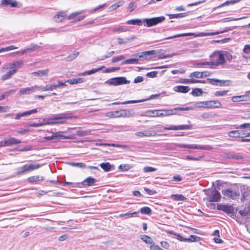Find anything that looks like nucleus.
<instances>
[{"instance_id": "obj_1", "label": "nucleus", "mask_w": 250, "mask_h": 250, "mask_svg": "<svg viewBox=\"0 0 250 250\" xmlns=\"http://www.w3.org/2000/svg\"><path fill=\"white\" fill-rule=\"evenodd\" d=\"M190 107H175L174 110H153V114L154 117L167 116L168 115H173L175 114L174 111L178 110L181 111H188L191 109Z\"/></svg>"}, {"instance_id": "obj_2", "label": "nucleus", "mask_w": 250, "mask_h": 250, "mask_svg": "<svg viewBox=\"0 0 250 250\" xmlns=\"http://www.w3.org/2000/svg\"><path fill=\"white\" fill-rule=\"evenodd\" d=\"M210 58H215L214 61H212L211 62H204L199 63H196L194 64V66L199 67L202 65H210L211 68H213L215 66L219 65V51H215L211 55H210Z\"/></svg>"}, {"instance_id": "obj_3", "label": "nucleus", "mask_w": 250, "mask_h": 250, "mask_svg": "<svg viewBox=\"0 0 250 250\" xmlns=\"http://www.w3.org/2000/svg\"><path fill=\"white\" fill-rule=\"evenodd\" d=\"M130 83V81L124 77H119L111 78L107 80L105 83L110 85L117 86Z\"/></svg>"}, {"instance_id": "obj_4", "label": "nucleus", "mask_w": 250, "mask_h": 250, "mask_svg": "<svg viewBox=\"0 0 250 250\" xmlns=\"http://www.w3.org/2000/svg\"><path fill=\"white\" fill-rule=\"evenodd\" d=\"M72 118V116L70 115V113H61L59 114L53 115L52 116L50 117L44 118L43 119V123L48 122H55V120H57L58 119H71Z\"/></svg>"}, {"instance_id": "obj_5", "label": "nucleus", "mask_w": 250, "mask_h": 250, "mask_svg": "<svg viewBox=\"0 0 250 250\" xmlns=\"http://www.w3.org/2000/svg\"><path fill=\"white\" fill-rule=\"evenodd\" d=\"M165 20V17L161 16L150 19H145L143 21L146 23L147 27H151L164 21Z\"/></svg>"}, {"instance_id": "obj_6", "label": "nucleus", "mask_w": 250, "mask_h": 250, "mask_svg": "<svg viewBox=\"0 0 250 250\" xmlns=\"http://www.w3.org/2000/svg\"><path fill=\"white\" fill-rule=\"evenodd\" d=\"M40 167L41 165L38 164L24 165L19 168L18 171L17 172V174L18 175H20L24 172L32 171L39 168Z\"/></svg>"}, {"instance_id": "obj_7", "label": "nucleus", "mask_w": 250, "mask_h": 250, "mask_svg": "<svg viewBox=\"0 0 250 250\" xmlns=\"http://www.w3.org/2000/svg\"><path fill=\"white\" fill-rule=\"evenodd\" d=\"M222 192L225 196L233 200L236 199L240 195V193L238 190L232 189L231 188H228L226 190H223L222 191Z\"/></svg>"}, {"instance_id": "obj_8", "label": "nucleus", "mask_w": 250, "mask_h": 250, "mask_svg": "<svg viewBox=\"0 0 250 250\" xmlns=\"http://www.w3.org/2000/svg\"><path fill=\"white\" fill-rule=\"evenodd\" d=\"M235 56H233L231 54L226 51H220V65L224 64L226 62L225 59L229 62H231Z\"/></svg>"}, {"instance_id": "obj_9", "label": "nucleus", "mask_w": 250, "mask_h": 250, "mask_svg": "<svg viewBox=\"0 0 250 250\" xmlns=\"http://www.w3.org/2000/svg\"><path fill=\"white\" fill-rule=\"evenodd\" d=\"M165 130H187L191 129L192 126L191 125H170L169 127H164Z\"/></svg>"}, {"instance_id": "obj_10", "label": "nucleus", "mask_w": 250, "mask_h": 250, "mask_svg": "<svg viewBox=\"0 0 250 250\" xmlns=\"http://www.w3.org/2000/svg\"><path fill=\"white\" fill-rule=\"evenodd\" d=\"M38 87L37 85H34L33 86H31L30 87H26L24 88H21L20 89L19 91V96H22L23 95H29L33 92H34L36 89H37Z\"/></svg>"}, {"instance_id": "obj_11", "label": "nucleus", "mask_w": 250, "mask_h": 250, "mask_svg": "<svg viewBox=\"0 0 250 250\" xmlns=\"http://www.w3.org/2000/svg\"><path fill=\"white\" fill-rule=\"evenodd\" d=\"M247 133L244 130H233L228 133L230 137L234 138H244L246 137Z\"/></svg>"}, {"instance_id": "obj_12", "label": "nucleus", "mask_w": 250, "mask_h": 250, "mask_svg": "<svg viewBox=\"0 0 250 250\" xmlns=\"http://www.w3.org/2000/svg\"><path fill=\"white\" fill-rule=\"evenodd\" d=\"M135 135L136 136L139 137H150V136H154L157 133L155 131H148L145 130L144 131H139L135 133Z\"/></svg>"}, {"instance_id": "obj_13", "label": "nucleus", "mask_w": 250, "mask_h": 250, "mask_svg": "<svg viewBox=\"0 0 250 250\" xmlns=\"http://www.w3.org/2000/svg\"><path fill=\"white\" fill-rule=\"evenodd\" d=\"M37 112V109H33L29 111H26L25 112H22L21 113L17 114L16 115L15 119L16 120H19L21 117L27 116L30 115L32 114L36 113Z\"/></svg>"}, {"instance_id": "obj_14", "label": "nucleus", "mask_w": 250, "mask_h": 250, "mask_svg": "<svg viewBox=\"0 0 250 250\" xmlns=\"http://www.w3.org/2000/svg\"><path fill=\"white\" fill-rule=\"evenodd\" d=\"M23 64V61H18L15 62L13 63H10L8 64V67L6 68L8 69H12V70H16V72L17 71V69L19 68Z\"/></svg>"}, {"instance_id": "obj_15", "label": "nucleus", "mask_w": 250, "mask_h": 250, "mask_svg": "<svg viewBox=\"0 0 250 250\" xmlns=\"http://www.w3.org/2000/svg\"><path fill=\"white\" fill-rule=\"evenodd\" d=\"M173 89L176 92L186 93L190 90V88L188 86L177 85L174 86Z\"/></svg>"}, {"instance_id": "obj_16", "label": "nucleus", "mask_w": 250, "mask_h": 250, "mask_svg": "<svg viewBox=\"0 0 250 250\" xmlns=\"http://www.w3.org/2000/svg\"><path fill=\"white\" fill-rule=\"evenodd\" d=\"M0 5L2 6L10 5L12 7H16L18 2L15 0H1Z\"/></svg>"}, {"instance_id": "obj_17", "label": "nucleus", "mask_w": 250, "mask_h": 250, "mask_svg": "<svg viewBox=\"0 0 250 250\" xmlns=\"http://www.w3.org/2000/svg\"><path fill=\"white\" fill-rule=\"evenodd\" d=\"M220 210H222L228 214H231L233 212L234 209L231 206L220 204Z\"/></svg>"}, {"instance_id": "obj_18", "label": "nucleus", "mask_w": 250, "mask_h": 250, "mask_svg": "<svg viewBox=\"0 0 250 250\" xmlns=\"http://www.w3.org/2000/svg\"><path fill=\"white\" fill-rule=\"evenodd\" d=\"M66 15L63 12H59L54 17V19L56 22H60L62 21Z\"/></svg>"}, {"instance_id": "obj_19", "label": "nucleus", "mask_w": 250, "mask_h": 250, "mask_svg": "<svg viewBox=\"0 0 250 250\" xmlns=\"http://www.w3.org/2000/svg\"><path fill=\"white\" fill-rule=\"evenodd\" d=\"M96 182V180L91 177H88L84 180H83L82 184L83 186H93L95 183Z\"/></svg>"}, {"instance_id": "obj_20", "label": "nucleus", "mask_w": 250, "mask_h": 250, "mask_svg": "<svg viewBox=\"0 0 250 250\" xmlns=\"http://www.w3.org/2000/svg\"><path fill=\"white\" fill-rule=\"evenodd\" d=\"M249 97L247 95H241L233 96L231 98V100L233 102H239L241 101H247Z\"/></svg>"}, {"instance_id": "obj_21", "label": "nucleus", "mask_w": 250, "mask_h": 250, "mask_svg": "<svg viewBox=\"0 0 250 250\" xmlns=\"http://www.w3.org/2000/svg\"><path fill=\"white\" fill-rule=\"evenodd\" d=\"M210 202H217L219 200V192L216 190H212L211 195L209 197Z\"/></svg>"}, {"instance_id": "obj_22", "label": "nucleus", "mask_w": 250, "mask_h": 250, "mask_svg": "<svg viewBox=\"0 0 250 250\" xmlns=\"http://www.w3.org/2000/svg\"><path fill=\"white\" fill-rule=\"evenodd\" d=\"M120 112V113L119 115H116L117 117H129L134 114V112L132 110H127L125 109L121 110Z\"/></svg>"}, {"instance_id": "obj_23", "label": "nucleus", "mask_w": 250, "mask_h": 250, "mask_svg": "<svg viewBox=\"0 0 250 250\" xmlns=\"http://www.w3.org/2000/svg\"><path fill=\"white\" fill-rule=\"evenodd\" d=\"M189 149H199L203 150H209L211 148L209 146H201L197 145H189Z\"/></svg>"}, {"instance_id": "obj_24", "label": "nucleus", "mask_w": 250, "mask_h": 250, "mask_svg": "<svg viewBox=\"0 0 250 250\" xmlns=\"http://www.w3.org/2000/svg\"><path fill=\"white\" fill-rule=\"evenodd\" d=\"M6 141V145L7 146H10L13 145L18 144L21 143V141L19 139H16L14 138L11 137L7 140Z\"/></svg>"}, {"instance_id": "obj_25", "label": "nucleus", "mask_w": 250, "mask_h": 250, "mask_svg": "<svg viewBox=\"0 0 250 250\" xmlns=\"http://www.w3.org/2000/svg\"><path fill=\"white\" fill-rule=\"evenodd\" d=\"M49 72V70L48 69H46L44 70H39L36 72H33L32 73V75L35 76H46L48 74Z\"/></svg>"}, {"instance_id": "obj_26", "label": "nucleus", "mask_w": 250, "mask_h": 250, "mask_svg": "<svg viewBox=\"0 0 250 250\" xmlns=\"http://www.w3.org/2000/svg\"><path fill=\"white\" fill-rule=\"evenodd\" d=\"M55 89V86L54 84H47L45 86H38L37 89L41 90L43 91H52Z\"/></svg>"}, {"instance_id": "obj_27", "label": "nucleus", "mask_w": 250, "mask_h": 250, "mask_svg": "<svg viewBox=\"0 0 250 250\" xmlns=\"http://www.w3.org/2000/svg\"><path fill=\"white\" fill-rule=\"evenodd\" d=\"M43 179H44L42 176L40 177L39 176L36 175V176H33L29 177L27 179V181L30 183H33L34 182L43 180Z\"/></svg>"}, {"instance_id": "obj_28", "label": "nucleus", "mask_w": 250, "mask_h": 250, "mask_svg": "<svg viewBox=\"0 0 250 250\" xmlns=\"http://www.w3.org/2000/svg\"><path fill=\"white\" fill-rule=\"evenodd\" d=\"M16 73V70H12L8 72L7 73L1 76V79L5 81L7 79H10L12 76Z\"/></svg>"}, {"instance_id": "obj_29", "label": "nucleus", "mask_w": 250, "mask_h": 250, "mask_svg": "<svg viewBox=\"0 0 250 250\" xmlns=\"http://www.w3.org/2000/svg\"><path fill=\"white\" fill-rule=\"evenodd\" d=\"M100 166L105 172L110 171L111 168V165L108 162L101 163Z\"/></svg>"}, {"instance_id": "obj_30", "label": "nucleus", "mask_w": 250, "mask_h": 250, "mask_svg": "<svg viewBox=\"0 0 250 250\" xmlns=\"http://www.w3.org/2000/svg\"><path fill=\"white\" fill-rule=\"evenodd\" d=\"M146 100L127 101L122 102V103L115 102V103H113V104H135V103L144 102H145Z\"/></svg>"}, {"instance_id": "obj_31", "label": "nucleus", "mask_w": 250, "mask_h": 250, "mask_svg": "<svg viewBox=\"0 0 250 250\" xmlns=\"http://www.w3.org/2000/svg\"><path fill=\"white\" fill-rule=\"evenodd\" d=\"M194 35V34L191 33L179 34L175 35L172 36H170V37H167V38H165V39L168 40V39H171L178 38V37L189 36H191V35Z\"/></svg>"}, {"instance_id": "obj_32", "label": "nucleus", "mask_w": 250, "mask_h": 250, "mask_svg": "<svg viewBox=\"0 0 250 250\" xmlns=\"http://www.w3.org/2000/svg\"><path fill=\"white\" fill-rule=\"evenodd\" d=\"M139 212L135 211L133 212H127L125 213L120 214L118 215L119 218H122L123 217H125L126 218H131L133 217L134 215L138 214Z\"/></svg>"}, {"instance_id": "obj_33", "label": "nucleus", "mask_w": 250, "mask_h": 250, "mask_svg": "<svg viewBox=\"0 0 250 250\" xmlns=\"http://www.w3.org/2000/svg\"><path fill=\"white\" fill-rule=\"evenodd\" d=\"M171 198L175 201H185L186 199V198L182 194H172Z\"/></svg>"}, {"instance_id": "obj_34", "label": "nucleus", "mask_w": 250, "mask_h": 250, "mask_svg": "<svg viewBox=\"0 0 250 250\" xmlns=\"http://www.w3.org/2000/svg\"><path fill=\"white\" fill-rule=\"evenodd\" d=\"M126 23L128 24L137 25L140 26L142 24V21L140 19H133L127 21Z\"/></svg>"}, {"instance_id": "obj_35", "label": "nucleus", "mask_w": 250, "mask_h": 250, "mask_svg": "<svg viewBox=\"0 0 250 250\" xmlns=\"http://www.w3.org/2000/svg\"><path fill=\"white\" fill-rule=\"evenodd\" d=\"M138 62H139V59H135V58H132V59H128V60H125V61H123L122 62V64L123 65V64H130V63L137 64L138 63Z\"/></svg>"}, {"instance_id": "obj_36", "label": "nucleus", "mask_w": 250, "mask_h": 250, "mask_svg": "<svg viewBox=\"0 0 250 250\" xmlns=\"http://www.w3.org/2000/svg\"><path fill=\"white\" fill-rule=\"evenodd\" d=\"M246 18H247V17H241V18H233L231 17H229V18L223 19L220 21L222 22H226L233 21L241 20L244 19Z\"/></svg>"}, {"instance_id": "obj_37", "label": "nucleus", "mask_w": 250, "mask_h": 250, "mask_svg": "<svg viewBox=\"0 0 250 250\" xmlns=\"http://www.w3.org/2000/svg\"><path fill=\"white\" fill-rule=\"evenodd\" d=\"M181 82L183 83H202V82L200 80H196L194 79H184L182 80Z\"/></svg>"}, {"instance_id": "obj_38", "label": "nucleus", "mask_w": 250, "mask_h": 250, "mask_svg": "<svg viewBox=\"0 0 250 250\" xmlns=\"http://www.w3.org/2000/svg\"><path fill=\"white\" fill-rule=\"evenodd\" d=\"M151 209L148 207H144L140 209V212L142 214L149 215L151 213Z\"/></svg>"}, {"instance_id": "obj_39", "label": "nucleus", "mask_w": 250, "mask_h": 250, "mask_svg": "<svg viewBox=\"0 0 250 250\" xmlns=\"http://www.w3.org/2000/svg\"><path fill=\"white\" fill-rule=\"evenodd\" d=\"M186 13H179L175 14H169L168 15V16L170 19L173 18L178 19L184 17L186 16Z\"/></svg>"}, {"instance_id": "obj_40", "label": "nucleus", "mask_w": 250, "mask_h": 250, "mask_svg": "<svg viewBox=\"0 0 250 250\" xmlns=\"http://www.w3.org/2000/svg\"><path fill=\"white\" fill-rule=\"evenodd\" d=\"M123 2H122V1H118L117 3L112 5L109 8V11H112L116 9L118 7L122 6L123 5Z\"/></svg>"}, {"instance_id": "obj_41", "label": "nucleus", "mask_w": 250, "mask_h": 250, "mask_svg": "<svg viewBox=\"0 0 250 250\" xmlns=\"http://www.w3.org/2000/svg\"><path fill=\"white\" fill-rule=\"evenodd\" d=\"M64 120L65 119H58L57 120H55V122H46V124H47V125L63 124L66 123V121Z\"/></svg>"}, {"instance_id": "obj_42", "label": "nucleus", "mask_w": 250, "mask_h": 250, "mask_svg": "<svg viewBox=\"0 0 250 250\" xmlns=\"http://www.w3.org/2000/svg\"><path fill=\"white\" fill-rule=\"evenodd\" d=\"M91 130H79L76 132V135L78 136H85L90 134Z\"/></svg>"}, {"instance_id": "obj_43", "label": "nucleus", "mask_w": 250, "mask_h": 250, "mask_svg": "<svg viewBox=\"0 0 250 250\" xmlns=\"http://www.w3.org/2000/svg\"><path fill=\"white\" fill-rule=\"evenodd\" d=\"M239 1H240V0H228V1H227L221 4H220V7H224V6H228L229 4H233L235 3H236V2H238Z\"/></svg>"}, {"instance_id": "obj_44", "label": "nucleus", "mask_w": 250, "mask_h": 250, "mask_svg": "<svg viewBox=\"0 0 250 250\" xmlns=\"http://www.w3.org/2000/svg\"><path fill=\"white\" fill-rule=\"evenodd\" d=\"M202 93V90L198 88H194L191 92V94L194 96H198L201 95Z\"/></svg>"}, {"instance_id": "obj_45", "label": "nucleus", "mask_w": 250, "mask_h": 250, "mask_svg": "<svg viewBox=\"0 0 250 250\" xmlns=\"http://www.w3.org/2000/svg\"><path fill=\"white\" fill-rule=\"evenodd\" d=\"M141 239L145 243L148 244H151L153 242V240L152 239V238L147 235H142Z\"/></svg>"}, {"instance_id": "obj_46", "label": "nucleus", "mask_w": 250, "mask_h": 250, "mask_svg": "<svg viewBox=\"0 0 250 250\" xmlns=\"http://www.w3.org/2000/svg\"><path fill=\"white\" fill-rule=\"evenodd\" d=\"M217 103L214 101H210L206 102V108L217 107Z\"/></svg>"}, {"instance_id": "obj_47", "label": "nucleus", "mask_w": 250, "mask_h": 250, "mask_svg": "<svg viewBox=\"0 0 250 250\" xmlns=\"http://www.w3.org/2000/svg\"><path fill=\"white\" fill-rule=\"evenodd\" d=\"M83 79L82 78L74 79L73 80H67V83L71 84L81 83H83Z\"/></svg>"}, {"instance_id": "obj_48", "label": "nucleus", "mask_w": 250, "mask_h": 250, "mask_svg": "<svg viewBox=\"0 0 250 250\" xmlns=\"http://www.w3.org/2000/svg\"><path fill=\"white\" fill-rule=\"evenodd\" d=\"M187 239V242H197L200 240V238L196 235H191L190 237Z\"/></svg>"}, {"instance_id": "obj_49", "label": "nucleus", "mask_w": 250, "mask_h": 250, "mask_svg": "<svg viewBox=\"0 0 250 250\" xmlns=\"http://www.w3.org/2000/svg\"><path fill=\"white\" fill-rule=\"evenodd\" d=\"M79 53L78 52H75L70 55H69L65 60L66 61H71L74 60L77 57Z\"/></svg>"}, {"instance_id": "obj_50", "label": "nucleus", "mask_w": 250, "mask_h": 250, "mask_svg": "<svg viewBox=\"0 0 250 250\" xmlns=\"http://www.w3.org/2000/svg\"><path fill=\"white\" fill-rule=\"evenodd\" d=\"M189 77L190 78L195 77L196 78H203V75H202L201 72L195 71L191 73Z\"/></svg>"}, {"instance_id": "obj_51", "label": "nucleus", "mask_w": 250, "mask_h": 250, "mask_svg": "<svg viewBox=\"0 0 250 250\" xmlns=\"http://www.w3.org/2000/svg\"><path fill=\"white\" fill-rule=\"evenodd\" d=\"M131 168V166H130L129 164H124V165H120L119 166V169H121L122 171H127Z\"/></svg>"}, {"instance_id": "obj_52", "label": "nucleus", "mask_w": 250, "mask_h": 250, "mask_svg": "<svg viewBox=\"0 0 250 250\" xmlns=\"http://www.w3.org/2000/svg\"><path fill=\"white\" fill-rule=\"evenodd\" d=\"M62 132H57L55 133H53V137L54 139L58 138H63V139H70V138L69 137L63 136L62 135Z\"/></svg>"}, {"instance_id": "obj_53", "label": "nucleus", "mask_w": 250, "mask_h": 250, "mask_svg": "<svg viewBox=\"0 0 250 250\" xmlns=\"http://www.w3.org/2000/svg\"><path fill=\"white\" fill-rule=\"evenodd\" d=\"M101 68H102V67L98 68L97 69H94L88 70V71H86L83 72L82 75L83 76H84L86 75H91V74L95 73L96 72H98V71L101 70Z\"/></svg>"}, {"instance_id": "obj_54", "label": "nucleus", "mask_w": 250, "mask_h": 250, "mask_svg": "<svg viewBox=\"0 0 250 250\" xmlns=\"http://www.w3.org/2000/svg\"><path fill=\"white\" fill-rule=\"evenodd\" d=\"M172 234L175 236L176 237V238L179 240L180 241H183L187 242V238H184L182 236H181L180 234L177 233L175 232H172L171 233Z\"/></svg>"}, {"instance_id": "obj_55", "label": "nucleus", "mask_w": 250, "mask_h": 250, "mask_svg": "<svg viewBox=\"0 0 250 250\" xmlns=\"http://www.w3.org/2000/svg\"><path fill=\"white\" fill-rule=\"evenodd\" d=\"M70 165L72 167H77L83 168L86 167L85 164L83 163H71Z\"/></svg>"}, {"instance_id": "obj_56", "label": "nucleus", "mask_w": 250, "mask_h": 250, "mask_svg": "<svg viewBox=\"0 0 250 250\" xmlns=\"http://www.w3.org/2000/svg\"><path fill=\"white\" fill-rule=\"evenodd\" d=\"M125 59V57L124 55H120L116 57H114L112 59L111 62L113 63L116 62L118 61L123 60Z\"/></svg>"}, {"instance_id": "obj_57", "label": "nucleus", "mask_w": 250, "mask_h": 250, "mask_svg": "<svg viewBox=\"0 0 250 250\" xmlns=\"http://www.w3.org/2000/svg\"><path fill=\"white\" fill-rule=\"evenodd\" d=\"M142 116L153 117L154 115L153 114V110H148L141 114Z\"/></svg>"}, {"instance_id": "obj_58", "label": "nucleus", "mask_w": 250, "mask_h": 250, "mask_svg": "<svg viewBox=\"0 0 250 250\" xmlns=\"http://www.w3.org/2000/svg\"><path fill=\"white\" fill-rule=\"evenodd\" d=\"M156 170V169L153 167H145L144 168V172H153Z\"/></svg>"}, {"instance_id": "obj_59", "label": "nucleus", "mask_w": 250, "mask_h": 250, "mask_svg": "<svg viewBox=\"0 0 250 250\" xmlns=\"http://www.w3.org/2000/svg\"><path fill=\"white\" fill-rule=\"evenodd\" d=\"M195 106L198 108H206V102H200L196 103Z\"/></svg>"}, {"instance_id": "obj_60", "label": "nucleus", "mask_w": 250, "mask_h": 250, "mask_svg": "<svg viewBox=\"0 0 250 250\" xmlns=\"http://www.w3.org/2000/svg\"><path fill=\"white\" fill-rule=\"evenodd\" d=\"M145 59H147L148 57H149L151 55H155L156 54L155 50H150V51H145Z\"/></svg>"}, {"instance_id": "obj_61", "label": "nucleus", "mask_w": 250, "mask_h": 250, "mask_svg": "<svg viewBox=\"0 0 250 250\" xmlns=\"http://www.w3.org/2000/svg\"><path fill=\"white\" fill-rule=\"evenodd\" d=\"M157 74H158L157 71H151L150 72H148L146 75L147 77H148L149 78H155V77H157Z\"/></svg>"}, {"instance_id": "obj_62", "label": "nucleus", "mask_w": 250, "mask_h": 250, "mask_svg": "<svg viewBox=\"0 0 250 250\" xmlns=\"http://www.w3.org/2000/svg\"><path fill=\"white\" fill-rule=\"evenodd\" d=\"M250 127V123H244L240 125L237 126L236 128H249Z\"/></svg>"}, {"instance_id": "obj_63", "label": "nucleus", "mask_w": 250, "mask_h": 250, "mask_svg": "<svg viewBox=\"0 0 250 250\" xmlns=\"http://www.w3.org/2000/svg\"><path fill=\"white\" fill-rule=\"evenodd\" d=\"M243 52L249 54H250V45L249 44H246L244 46L243 48Z\"/></svg>"}, {"instance_id": "obj_64", "label": "nucleus", "mask_w": 250, "mask_h": 250, "mask_svg": "<svg viewBox=\"0 0 250 250\" xmlns=\"http://www.w3.org/2000/svg\"><path fill=\"white\" fill-rule=\"evenodd\" d=\"M230 83V81L229 80L227 81H222L220 80V86H228Z\"/></svg>"}]
</instances>
